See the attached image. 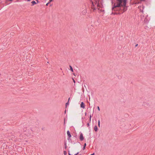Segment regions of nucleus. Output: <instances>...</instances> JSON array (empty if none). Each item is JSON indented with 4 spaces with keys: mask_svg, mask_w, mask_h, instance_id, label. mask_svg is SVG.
<instances>
[{
    "mask_svg": "<svg viewBox=\"0 0 155 155\" xmlns=\"http://www.w3.org/2000/svg\"><path fill=\"white\" fill-rule=\"evenodd\" d=\"M86 145V143H84V147H83V150H84L85 149Z\"/></svg>",
    "mask_w": 155,
    "mask_h": 155,
    "instance_id": "7",
    "label": "nucleus"
},
{
    "mask_svg": "<svg viewBox=\"0 0 155 155\" xmlns=\"http://www.w3.org/2000/svg\"><path fill=\"white\" fill-rule=\"evenodd\" d=\"M80 106H81V108H82L84 109L85 108L84 104V103L83 102H82L81 103Z\"/></svg>",
    "mask_w": 155,
    "mask_h": 155,
    "instance_id": "5",
    "label": "nucleus"
},
{
    "mask_svg": "<svg viewBox=\"0 0 155 155\" xmlns=\"http://www.w3.org/2000/svg\"><path fill=\"white\" fill-rule=\"evenodd\" d=\"M144 0H141V1H144Z\"/></svg>",
    "mask_w": 155,
    "mask_h": 155,
    "instance_id": "21",
    "label": "nucleus"
},
{
    "mask_svg": "<svg viewBox=\"0 0 155 155\" xmlns=\"http://www.w3.org/2000/svg\"><path fill=\"white\" fill-rule=\"evenodd\" d=\"M138 45L137 44L136 45V46H137Z\"/></svg>",
    "mask_w": 155,
    "mask_h": 155,
    "instance_id": "19",
    "label": "nucleus"
},
{
    "mask_svg": "<svg viewBox=\"0 0 155 155\" xmlns=\"http://www.w3.org/2000/svg\"><path fill=\"white\" fill-rule=\"evenodd\" d=\"M12 0H9L10 1H12Z\"/></svg>",
    "mask_w": 155,
    "mask_h": 155,
    "instance_id": "24",
    "label": "nucleus"
},
{
    "mask_svg": "<svg viewBox=\"0 0 155 155\" xmlns=\"http://www.w3.org/2000/svg\"><path fill=\"white\" fill-rule=\"evenodd\" d=\"M127 0H116L112 8L113 11H120L123 13L127 10Z\"/></svg>",
    "mask_w": 155,
    "mask_h": 155,
    "instance_id": "1",
    "label": "nucleus"
},
{
    "mask_svg": "<svg viewBox=\"0 0 155 155\" xmlns=\"http://www.w3.org/2000/svg\"><path fill=\"white\" fill-rule=\"evenodd\" d=\"M91 120V119H90V121Z\"/></svg>",
    "mask_w": 155,
    "mask_h": 155,
    "instance_id": "23",
    "label": "nucleus"
},
{
    "mask_svg": "<svg viewBox=\"0 0 155 155\" xmlns=\"http://www.w3.org/2000/svg\"><path fill=\"white\" fill-rule=\"evenodd\" d=\"M70 69L71 71L72 72H73V68H72V67H71V66H70Z\"/></svg>",
    "mask_w": 155,
    "mask_h": 155,
    "instance_id": "9",
    "label": "nucleus"
},
{
    "mask_svg": "<svg viewBox=\"0 0 155 155\" xmlns=\"http://www.w3.org/2000/svg\"><path fill=\"white\" fill-rule=\"evenodd\" d=\"M97 108L98 110L99 111V110H100V109L99 107L98 106V107H97Z\"/></svg>",
    "mask_w": 155,
    "mask_h": 155,
    "instance_id": "12",
    "label": "nucleus"
},
{
    "mask_svg": "<svg viewBox=\"0 0 155 155\" xmlns=\"http://www.w3.org/2000/svg\"><path fill=\"white\" fill-rule=\"evenodd\" d=\"M94 155V153H93V154H91V155Z\"/></svg>",
    "mask_w": 155,
    "mask_h": 155,
    "instance_id": "17",
    "label": "nucleus"
},
{
    "mask_svg": "<svg viewBox=\"0 0 155 155\" xmlns=\"http://www.w3.org/2000/svg\"><path fill=\"white\" fill-rule=\"evenodd\" d=\"M36 1H37V2L38 3V1L37 0H36Z\"/></svg>",
    "mask_w": 155,
    "mask_h": 155,
    "instance_id": "20",
    "label": "nucleus"
},
{
    "mask_svg": "<svg viewBox=\"0 0 155 155\" xmlns=\"http://www.w3.org/2000/svg\"><path fill=\"white\" fill-rule=\"evenodd\" d=\"M102 0H94L93 2H92V8L94 10H95L97 8L98 9L99 12L103 11L101 9L103 7L102 4Z\"/></svg>",
    "mask_w": 155,
    "mask_h": 155,
    "instance_id": "2",
    "label": "nucleus"
},
{
    "mask_svg": "<svg viewBox=\"0 0 155 155\" xmlns=\"http://www.w3.org/2000/svg\"><path fill=\"white\" fill-rule=\"evenodd\" d=\"M91 115H90V117H89V118L90 119H91Z\"/></svg>",
    "mask_w": 155,
    "mask_h": 155,
    "instance_id": "16",
    "label": "nucleus"
},
{
    "mask_svg": "<svg viewBox=\"0 0 155 155\" xmlns=\"http://www.w3.org/2000/svg\"><path fill=\"white\" fill-rule=\"evenodd\" d=\"M50 2H48V3H47L46 4V6H48V4H49V3H50Z\"/></svg>",
    "mask_w": 155,
    "mask_h": 155,
    "instance_id": "13",
    "label": "nucleus"
},
{
    "mask_svg": "<svg viewBox=\"0 0 155 155\" xmlns=\"http://www.w3.org/2000/svg\"><path fill=\"white\" fill-rule=\"evenodd\" d=\"M80 139L81 140H82L84 139V137H83V134L82 133H81L80 134Z\"/></svg>",
    "mask_w": 155,
    "mask_h": 155,
    "instance_id": "3",
    "label": "nucleus"
},
{
    "mask_svg": "<svg viewBox=\"0 0 155 155\" xmlns=\"http://www.w3.org/2000/svg\"><path fill=\"white\" fill-rule=\"evenodd\" d=\"M64 153H65V151H64Z\"/></svg>",
    "mask_w": 155,
    "mask_h": 155,
    "instance_id": "25",
    "label": "nucleus"
},
{
    "mask_svg": "<svg viewBox=\"0 0 155 155\" xmlns=\"http://www.w3.org/2000/svg\"><path fill=\"white\" fill-rule=\"evenodd\" d=\"M31 3L33 4V5L36 4V2L35 1H32Z\"/></svg>",
    "mask_w": 155,
    "mask_h": 155,
    "instance_id": "10",
    "label": "nucleus"
},
{
    "mask_svg": "<svg viewBox=\"0 0 155 155\" xmlns=\"http://www.w3.org/2000/svg\"><path fill=\"white\" fill-rule=\"evenodd\" d=\"M72 79H73V81L74 82V83H75V80H74V79H73V78H72Z\"/></svg>",
    "mask_w": 155,
    "mask_h": 155,
    "instance_id": "14",
    "label": "nucleus"
},
{
    "mask_svg": "<svg viewBox=\"0 0 155 155\" xmlns=\"http://www.w3.org/2000/svg\"><path fill=\"white\" fill-rule=\"evenodd\" d=\"M64 153H65V151H64Z\"/></svg>",
    "mask_w": 155,
    "mask_h": 155,
    "instance_id": "26",
    "label": "nucleus"
},
{
    "mask_svg": "<svg viewBox=\"0 0 155 155\" xmlns=\"http://www.w3.org/2000/svg\"><path fill=\"white\" fill-rule=\"evenodd\" d=\"M53 0H49V2H51L52 1H53Z\"/></svg>",
    "mask_w": 155,
    "mask_h": 155,
    "instance_id": "15",
    "label": "nucleus"
},
{
    "mask_svg": "<svg viewBox=\"0 0 155 155\" xmlns=\"http://www.w3.org/2000/svg\"><path fill=\"white\" fill-rule=\"evenodd\" d=\"M65 120H64V124H65Z\"/></svg>",
    "mask_w": 155,
    "mask_h": 155,
    "instance_id": "22",
    "label": "nucleus"
},
{
    "mask_svg": "<svg viewBox=\"0 0 155 155\" xmlns=\"http://www.w3.org/2000/svg\"><path fill=\"white\" fill-rule=\"evenodd\" d=\"M94 130L95 131H97V126H95L94 127Z\"/></svg>",
    "mask_w": 155,
    "mask_h": 155,
    "instance_id": "6",
    "label": "nucleus"
},
{
    "mask_svg": "<svg viewBox=\"0 0 155 155\" xmlns=\"http://www.w3.org/2000/svg\"><path fill=\"white\" fill-rule=\"evenodd\" d=\"M98 126L99 127H100V121L99 120L98 121Z\"/></svg>",
    "mask_w": 155,
    "mask_h": 155,
    "instance_id": "11",
    "label": "nucleus"
},
{
    "mask_svg": "<svg viewBox=\"0 0 155 155\" xmlns=\"http://www.w3.org/2000/svg\"><path fill=\"white\" fill-rule=\"evenodd\" d=\"M67 134L68 135V137L69 138L71 137V136L70 134V133L69 131V130L67 131Z\"/></svg>",
    "mask_w": 155,
    "mask_h": 155,
    "instance_id": "4",
    "label": "nucleus"
},
{
    "mask_svg": "<svg viewBox=\"0 0 155 155\" xmlns=\"http://www.w3.org/2000/svg\"><path fill=\"white\" fill-rule=\"evenodd\" d=\"M70 98H69L68 100V101L67 103H66V107H67V106L68 104V102L69 101Z\"/></svg>",
    "mask_w": 155,
    "mask_h": 155,
    "instance_id": "8",
    "label": "nucleus"
},
{
    "mask_svg": "<svg viewBox=\"0 0 155 155\" xmlns=\"http://www.w3.org/2000/svg\"><path fill=\"white\" fill-rule=\"evenodd\" d=\"M28 1H30L31 0H27Z\"/></svg>",
    "mask_w": 155,
    "mask_h": 155,
    "instance_id": "18",
    "label": "nucleus"
}]
</instances>
